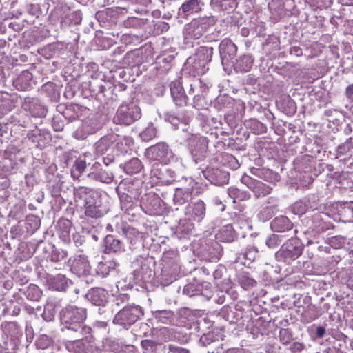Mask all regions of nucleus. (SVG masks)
I'll return each mask as SVG.
<instances>
[{
    "mask_svg": "<svg viewBox=\"0 0 353 353\" xmlns=\"http://www.w3.org/2000/svg\"><path fill=\"white\" fill-rule=\"evenodd\" d=\"M74 201L81 203L85 208V215L88 217L97 219L103 216L100 209L99 195L92 188L79 186L74 189Z\"/></svg>",
    "mask_w": 353,
    "mask_h": 353,
    "instance_id": "obj_1",
    "label": "nucleus"
},
{
    "mask_svg": "<svg viewBox=\"0 0 353 353\" xmlns=\"http://www.w3.org/2000/svg\"><path fill=\"white\" fill-rule=\"evenodd\" d=\"M86 318V310L83 308L69 305L61 312V322L67 330L79 332L81 335L90 333L91 328L83 326Z\"/></svg>",
    "mask_w": 353,
    "mask_h": 353,
    "instance_id": "obj_2",
    "label": "nucleus"
},
{
    "mask_svg": "<svg viewBox=\"0 0 353 353\" xmlns=\"http://www.w3.org/2000/svg\"><path fill=\"white\" fill-rule=\"evenodd\" d=\"M141 117V110L134 103L121 104L117 109L114 122L116 124L129 125Z\"/></svg>",
    "mask_w": 353,
    "mask_h": 353,
    "instance_id": "obj_3",
    "label": "nucleus"
},
{
    "mask_svg": "<svg viewBox=\"0 0 353 353\" xmlns=\"http://www.w3.org/2000/svg\"><path fill=\"white\" fill-rule=\"evenodd\" d=\"M143 315L141 307L139 306L125 307L115 315L114 323L123 327L130 326Z\"/></svg>",
    "mask_w": 353,
    "mask_h": 353,
    "instance_id": "obj_4",
    "label": "nucleus"
},
{
    "mask_svg": "<svg viewBox=\"0 0 353 353\" xmlns=\"http://www.w3.org/2000/svg\"><path fill=\"white\" fill-rule=\"evenodd\" d=\"M172 152L169 145L165 142H160L148 148L145 155L150 161L167 164L169 162Z\"/></svg>",
    "mask_w": 353,
    "mask_h": 353,
    "instance_id": "obj_5",
    "label": "nucleus"
},
{
    "mask_svg": "<svg viewBox=\"0 0 353 353\" xmlns=\"http://www.w3.org/2000/svg\"><path fill=\"white\" fill-rule=\"evenodd\" d=\"M241 181L245 184L254 194L256 197L265 196L271 193L272 188L263 182L254 179L250 176L244 174Z\"/></svg>",
    "mask_w": 353,
    "mask_h": 353,
    "instance_id": "obj_6",
    "label": "nucleus"
},
{
    "mask_svg": "<svg viewBox=\"0 0 353 353\" xmlns=\"http://www.w3.org/2000/svg\"><path fill=\"white\" fill-rule=\"evenodd\" d=\"M208 140L204 137H195L191 139L189 148L193 157L200 160L205 156Z\"/></svg>",
    "mask_w": 353,
    "mask_h": 353,
    "instance_id": "obj_7",
    "label": "nucleus"
},
{
    "mask_svg": "<svg viewBox=\"0 0 353 353\" xmlns=\"http://www.w3.org/2000/svg\"><path fill=\"white\" fill-rule=\"evenodd\" d=\"M303 250L302 246L293 245L290 243L281 248L279 255L282 256L286 262H290L299 258L302 254Z\"/></svg>",
    "mask_w": 353,
    "mask_h": 353,
    "instance_id": "obj_8",
    "label": "nucleus"
},
{
    "mask_svg": "<svg viewBox=\"0 0 353 353\" xmlns=\"http://www.w3.org/2000/svg\"><path fill=\"white\" fill-rule=\"evenodd\" d=\"M22 107L34 117H43L46 115L43 106L36 99L25 98Z\"/></svg>",
    "mask_w": 353,
    "mask_h": 353,
    "instance_id": "obj_9",
    "label": "nucleus"
},
{
    "mask_svg": "<svg viewBox=\"0 0 353 353\" xmlns=\"http://www.w3.org/2000/svg\"><path fill=\"white\" fill-rule=\"evenodd\" d=\"M185 214L194 221H201L205 214V205L201 201L189 203L186 208Z\"/></svg>",
    "mask_w": 353,
    "mask_h": 353,
    "instance_id": "obj_10",
    "label": "nucleus"
},
{
    "mask_svg": "<svg viewBox=\"0 0 353 353\" xmlns=\"http://www.w3.org/2000/svg\"><path fill=\"white\" fill-rule=\"evenodd\" d=\"M170 92L173 101L177 106H184L187 104L188 97L184 89L179 82H172L170 84Z\"/></svg>",
    "mask_w": 353,
    "mask_h": 353,
    "instance_id": "obj_11",
    "label": "nucleus"
},
{
    "mask_svg": "<svg viewBox=\"0 0 353 353\" xmlns=\"http://www.w3.org/2000/svg\"><path fill=\"white\" fill-rule=\"evenodd\" d=\"M250 172L252 174L261 178L272 184L275 185L279 181V175L272 170L265 168H252Z\"/></svg>",
    "mask_w": 353,
    "mask_h": 353,
    "instance_id": "obj_12",
    "label": "nucleus"
},
{
    "mask_svg": "<svg viewBox=\"0 0 353 353\" xmlns=\"http://www.w3.org/2000/svg\"><path fill=\"white\" fill-rule=\"evenodd\" d=\"M219 48L223 60L233 58L237 51V46L228 38H225L221 41Z\"/></svg>",
    "mask_w": 353,
    "mask_h": 353,
    "instance_id": "obj_13",
    "label": "nucleus"
},
{
    "mask_svg": "<svg viewBox=\"0 0 353 353\" xmlns=\"http://www.w3.org/2000/svg\"><path fill=\"white\" fill-rule=\"evenodd\" d=\"M70 282L65 275L61 274L48 278L49 288L58 291H65L68 288Z\"/></svg>",
    "mask_w": 353,
    "mask_h": 353,
    "instance_id": "obj_14",
    "label": "nucleus"
},
{
    "mask_svg": "<svg viewBox=\"0 0 353 353\" xmlns=\"http://www.w3.org/2000/svg\"><path fill=\"white\" fill-rule=\"evenodd\" d=\"M271 228L276 232H284L292 228V223L286 216H281L272 221Z\"/></svg>",
    "mask_w": 353,
    "mask_h": 353,
    "instance_id": "obj_15",
    "label": "nucleus"
},
{
    "mask_svg": "<svg viewBox=\"0 0 353 353\" xmlns=\"http://www.w3.org/2000/svg\"><path fill=\"white\" fill-rule=\"evenodd\" d=\"M16 88L19 90H29L32 87V74L28 71L23 72L14 81Z\"/></svg>",
    "mask_w": 353,
    "mask_h": 353,
    "instance_id": "obj_16",
    "label": "nucleus"
},
{
    "mask_svg": "<svg viewBox=\"0 0 353 353\" xmlns=\"http://www.w3.org/2000/svg\"><path fill=\"white\" fill-rule=\"evenodd\" d=\"M253 61L251 56L243 55L236 60L234 68L238 72H248L251 70Z\"/></svg>",
    "mask_w": 353,
    "mask_h": 353,
    "instance_id": "obj_17",
    "label": "nucleus"
},
{
    "mask_svg": "<svg viewBox=\"0 0 353 353\" xmlns=\"http://www.w3.org/2000/svg\"><path fill=\"white\" fill-rule=\"evenodd\" d=\"M122 250L121 242L116 239L112 235H108L105 239V252L106 254L121 252Z\"/></svg>",
    "mask_w": 353,
    "mask_h": 353,
    "instance_id": "obj_18",
    "label": "nucleus"
},
{
    "mask_svg": "<svg viewBox=\"0 0 353 353\" xmlns=\"http://www.w3.org/2000/svg\"><path fill=\"white\" fill-rule=\"evenodd\" d=\"M201 1L187 0L181 6L180 10L186 14L197 13L201 10Z\"/></svg>",
    "mask_w": 353,
    "mask_h": 353,
    "instance_id": "obj_19",
    "label": "nucleus"
},
{
    "mask_svg": "<svg viewBox=\"0 0 353 353\" xmlns=\"http://www.w3.org/2000/svg\"><path fill=\"white\" fill-rule=\"evenodd\" d=\"M72 269L79 275H85L90 271V264L88 260L83 257L79 256L74 260L72 264Z\"/></svg>",
    "mask_w": 353,
    "mask_h": 353,
    "instance_id": "obj_20",
    "label": "nucleus"
},
{
    "mask_svg": "<svg viewBox=\"0 0 353 353\" xmlns=\"http://www.w3.org/2000/svg\"><path fill=\"white\" fill-rule=\"evenodd\" d=\"M113 141L112 137L105 136L101 137L94 145L97 154L102 155L112 146Z\"/></svg>",
    "mask_w": 353,
    "mask_h": 353,
    "instance_id": "obj_21",
    "label": "nucleus"
},
{
    "mask_svg": "<svg viewBox=\"0 0 353 353\" xmlns=\"http://www.w3.org/2000/svg\"><path fill=\"white\" fill-rule=\"evenodd\" d=\"M143 168L141 161L138 158H132L124 165V171L130 175L139 172Z\"/></svg>",
    "mask_w": 353,
    "mask_h": 353,
    "instance_id": "obj_22",
    "label": "nucleus"
},
{
    "mask_svg": "<svg viewBox=\"0 0 353 353\" xmlns=\"http://www.w3.org/2000/svg\"><path fill=\"white\" fill-rule=\"evenodd\" d=\"M236 3L235 0H211L210 1L212 7L219 10L233 9Z\"/></svg>",
    "mask_w": 353,
    "mask_h": 353,
    "instance_id": "obj_23",
    "label": "nucleus"
},
{
    "mask_svg": "<svg viewBox=\"0 0 353 353\" xmlns=\"http://www.w3.org/2000/svg\"><path fill=\"white\" fill-rule=\"evenodd\" d=\"M191 199L189 188H178L174 194V201L179 205H182Z\"/></svg>",
    "mask_w": 353,
    "mask_h": 353,
    "instance_id": "obj_24",
    "label": "nucleus"
},
{
    "mask_svg": "<svg viewBox=\"0 0 353 353\" xmlns=\"http://www.w3.org/2000/svg\"><path fill=\"white\" fill-rule=\"evenodd\" d=\"M66 348L70 352L81 353L84 351V344L81 339H76L65 342Z\"/></svg>",
    "mask_w": 353,
    "mask_h": 353,
    "instance_id": "obj_25",
    "label": "nucleus"
},
{
    "mask_svg": "<svg viewBox=\"0 0 353 353\" xmlns=\"http://www.w3.org/2000/svg\"><path fill=\"white\" fill-rule=\"evenodd\" d=\"M88 299L95 305H103L105 302V296H101L99 290H93L88 294Z\"/></svg>",
    "mask_w": 353,
    "mask_h": 353,
    "instance_id": "obj_26",
    "label": "nucleus"
},
{
    "mask_svg": "<svg viewBox=\"0 0 353 353\" xmlns=\"http://www.w3.org/2000/svg\"><path fill=\"white\" fill-rule=\"evenodd\" d=\"M52 344V339L46 334L41 335L36 341V345L39 349H47L50 347Z\"/></svg>",
    "mask_w": 353,
    "mask_h": 353,
    "instance_id": "obj_27",
    "label": "nucleus"
},
{
    "mask_svg": "<svg viewBox=\"0 0 353 353\" xmlns=\"http://www.w3.org/2000/svg\"><path fill=\"white\" fill-rule=\"evenodd\" d=\"M219 234L221 241L230 242L234 240V234L230 225H226L222 228Z\"/></svg>",
    "mask_w": 353,
    "mask_h": 353,
    "instance_id": "obj_28",
    "label": "nucleus"
},
{
    "mask_svg": "<svg viewBox=\"0 0 353 353\" xmlns=\"http://www.w3.org/2000/svg\"><path fill=\"white\" fill-rule=\"evenodd\" d=\"M86 168V163L84 160L78 159L75 161L74 164L71 170V174L73 177H75L76 172L78 174V176H79L85 170Z\"/></svg>",
    "mask_w": 353,
    "mask_h": 353,
    "instance_id": "obj_29",
    "label": "nucleus"
},
{
    "mask_svg": "<svg viewBox=\"0 0 353 353\" xmlns=\"http://www.w3.org/2000/svg\"><path fill=\"white\" fill-rule=\"evenodd\" d=\"M28 138L32 143H35L37 146L41 145L42 134L41 130L35 129L30 131L28 134Z\"/></svg>",
    "mask_w": 353,
    "mask_h": 353,
    "instance_id": "obj_30",
    "label": "nucleus"
},
{
    "mask_svg": "<svg viewBox=\"0 0 353 353\" xmlns=\"http://www.w3.org/2000/svg\"><path fill=\"white\" fill-rule=\"evenodd\" d=\"M183 294L189 296L198 295L201 293V289L194 283H188L185 285L183 290Z\"/></svg>",
    "mask_w": 353,
    "mask_h": 353,
    "instance_id": "obj_31",
    "label": "nucleus"
},
{
    "mask_svg": "<svg viewBox=\"0 0 353 353\" xmlns=\"http://www.w3.org/2000/svg\"><path fill=\"white\" fill-rule=\"evenodd\" d=\"M279 338L283 345H288L292 339V334L288 329H281L279 332Z\"/></svg>",
    "mask_w": 353,
    "mask_h": 353,
    "instance_id": "obj_32",
    "label": "nucleus"
},
{
    "mask_svg": "<svg viewBox=\"0 0 353 353\" xmlns=\"http://www.w3.org/2000/svg\"><path fill=\"white\" fill-rule=\"evenodd\" d=\"M156 130L152 126L147 128L141 133V139L145 141H148L155 137Z\"/></svg>",
    "mask_w": 353,
    "mask_h": 353,
    "instance_id": "obj_33",
    "label": "nucleus"
},
{
    "mask_svg": "<svg viewBox=\"0 0 353 353\" xmlns=\"http://www.w3.org/2000/svg\"><path fill=\"white\" fill-rule=\"evenodd\" d=\"M190 187L188 188L191 199L201 194L203 188L199 185L198 183L192 181L190 183Z\"/></svg>",
    "mask_w": 353,
    "mask_h": 353,
    "instance_id": "obj_34",
    "label": "nucleus"
},
{
    "mask_svg": "<svg viewBox=\"0 0 353 353\" xmlns=\"http://www.w3.org/2000/svg\"><path fill=\"white\" fill-rule=\"evenodd\" d=\"M172 315V313L171 312L163 310L156 312L155 317L159 319L161 323H166Z\"/></svg>",
    "mask_w": 353,
    "mask_h": 353,
    "instance_id": "obj_35",
    "label": "nucleus"
},
{
    "mask_svg": "<svg viewBox=\"0 0 353 353\" xmlns=\"http://www.w3.org/2000/svg\"><path fill=\"white\" fill-rule=\"evenodd\" d=\"M241 194L242 193L238 188H230L228 189V195L232 199L233 203L236 202V199L243 200L244 197Z\"/></svg>",
    "mask_w": 353,
    "mask_h": 353,
    "instance_id": "obj_36",
    "label": "nucleus"
},
{
    "mask_svg": "<svg viewBox=\"0 0 353 353\" xmlns=\"http://www.w3.org/2000/svg\"><path fill=\"white\" fill-rule=\"evenodd\" d=\"M67 258L66 252L64 251L59 252L58 250L53 251L51 254V261L53 262H59L65 260Z\"/></svg>",
    "mask_w": 353,
    "mask_h": 353,
    "instance_id": "obj_37",
    "label": "nucleus"
},
{
    "mask_svg": "<svg viewBox=\"0 0 353 353\" xmlns=\"http://www.w3.org/2000/svg\"><path fill=\"white\" fill-rule=\"evenodd\" d=\"M305 347L303 343L300 342H294L291 344L290 347V350L292 353H299L301 352Z\"/></svg>",
    "mask_w": 353,
    "mask_h": 353,
    "instance_id": "obj_38",
    "label": "nucleus"
},
{
    "mask_svg": "<svg viewBox=\"0 0 353 353\" xmlns=\"http://www.w3.org/2000/svg\"><path fill=\"white\" fill-rule=\"evenodd\" d=\"M347 286L353 290V270H350L347 274V279L345 281Z\"/></svg>",
    "mask_w": 353,
    "mask_h": 353,
    "instance_id": "obj_39",
    "label": "nucleus"
},
{
    "mask_svg": "<svg viewBox=\"0 0 353 353\" xmlns=\"http://www.w3.org/2000/svg\"><path fill=\"white\" fill-rule=\"evenodd\" d=\"M28 222H32L34 229H37L39 227L40 220L34 215H30L27 217Z\"/></svg>",
    "mask_w": 353,
    "mask_h": 353,
    "instance_id": "obj_40",
    "label": "nucleus"
},
{
    "mask_svg": "<svg viewBox=\"0 0 353 353\" xmlns=\"http://www.w3.org/2000/svg\"><path fill=\"white\" fill-rule=\"evenodd\" d=\"M241 283L243 285H246L248 287L254 286V285L256 284V281L253 279H250L246 276H242L241 278Z\"/></svg>",
    "mask_w": 353,
    "mask_h": 353,
    "instance_id": "obj_41",
    "label": "nucleus"
},
{
    "mask_svg": "<svg viewBox=\"0 0 353 353\" xmlns=\"http://www.w3.org/2000/svg\"><path fill=\"white\" fill-rule=\"evenodd\" d=\"M293 212L297 214H302L305 212V206H302L301 203H295L292 206Z\"/></svg>",
    "mask_w": 353,
    "mask_h": 353,
    "instance_id": "obj_42",
    "label": "nucleus"
},
{
    "mask_svg": "<svg viewBox=\"0 0 353 353\" xmlns=\"http://www.w3.org/2000/svg\"><path fill=\"white\" fill-rule=\"evenodd\" d=\"M346 97L353 101V83L349 85L345 89Z\"/></svg>",
    "mask_w": 353,
    "mask_h": 353,
    "instance_id": "obj_43",
    "label": "nucleus"
},
{
    "mask_svg": "<svg viewBox=\"0 0 353 353\" xmlns=\"http://www.w3.org/2000/svg\"><path fill=\"white\" fill-rule=\"evenodd\" d=\"M141 344L143 348L148 349L149 347H152L155 343L152 340L145 339L142 340Z\"/></svg>",
    "mask_w": 353,
    "mask_h": 353,
    "instance_id": "obj_44",
    "label": "nucleus"
},
{
    "mask_svg": "<svg viewBox=\"0 0 353 353\" xmlns=\"http://www.w3.org/2000/svg\"><path fill=\"white\" fill-rule=\"evenodd\" d=\"M290 53L292 54H294V55H296L298 57H300V56H302L303 54V50L302 49L299 47V46H293L291 49H290Z\"/></svg>",
    "mask_w": 353,
    "mask_h": 353,
    "instance_id": "obj_45",
    "label": "nucleus"
},
{
    "mask_svg": "<svg viewBox=\"0 0 353 353\" xmlns=\"http://www.w3.org/2000/svg\"><path fill=\"white\" fill-rule=\"evenodd\" d=\"M106 327L107 323L105 321H96L93 325L94 329H105Z\"/></svg>",
    "mask_w": 353,
    "mask_h": 353,
    "instance_id": "obj_46",
    "label": "nucleus"
},
{
    "mask_svg": "<svg viewBox=\"0 0 353 353\" xmlns=\"http://www.w3.org/2000/svg\"><path fill=\"white\" fill-rule=\"evenodd\" d=\"M72 19L74 20L75 24H79L81 21V17L80 13L78 12H74L71 14Z\"/></svg>",
    "mask_w": 353,
    "mask_h": 353,
    "instance_id": "obj_47",
    "label": "nucleus"
},
{
    "mask_svg": "<svg viewBox=\"0 0 353 353\" xmlns=\"http://www.w3.org/2000/svg\"><path fill=\"white\" fill-rule=\"evenodd\" d=\"M325 334V329L323 327H318L316 332V335L319 338H322Z\"/></svg>",
    "mask_w": 353,
    "mask_h": 353,
    "instance_id": "obj_48",
    "label": "nucleus"
},
{
    "mask_svg": "<svg viewBox=\"0 0 353 353\" xmlns=\"http://www.w3.org/2000/svg\"><path fill=\"white\" fill-rule=\"evenodd\" d=\"M277 239H278V237H277V236H276V235H274V236H271V237L269 239V240L267 241V245H268V247H270H270L272 246V245H271V243H272V242H276V241H277Z\"/></svg>",
    "mask_w": 353,
    "mask_h": 353,
    "instance_id": "obj_49",
    "label": "nucleus"
},
{
    "mask_svg": "<svg viewBox=\"0 0 353 353\" xmlns=\"http://www.w3.org/2000/svg\"><path fill=\"white\" fill-rule=\"evenodd\" d=\"M207 259L209 261H216L219 259L218 256L216 254L210 253L208 256Z\"/></svg>",
    "mask_w": 353,
    "mask_h": 353,
    "instance_id": "obj_50",
    "label": "nucleus"
},
{
    "mask_svg": "<svg viewBox=\"0 0 353 353\" xmlns=\"http://www.w3.org/2000/svg\"><path fill=\"white\" fill-rule=\"evenodd\" d=\"M61 223H63L64 225H67V226H70L71 223L70 221L67 220V219H65L62 221H59V224H61Z\"/></svg>",
    "mask_w": 353,
    "mask_h": 353,
    "instance_id": "obj_51",
    "label": "nucleus"
},
{
    "mask_svg": "<svg viewBox=\"0 0 353 353\" xmlns=\"http://www.w3.org/2000/svg\"><path fill=\"white\" fill-rule=\"evenodd\" d=\"M32 289V290H37V295H36L35 298H32V299L37 300V299H38V298L40 296V292H39V290H38L37 288H35V287H33Z\"/></svg>",
    "mask_w": 353,
    "mask_h": 353,
    "instance_id": "obj_52",
    "label": "nucleus"
},
{
    "mask_svg": "<svg viewBox=\"0 0 353 353\" xmlns=\"http://www.w3.org/2000/svg\"><path fill=\"white\" fill-rule=\"evenodd\" d=\"M257 126H259L261 129V132L263 131V129L265 128L263 124L262 123H260V122H255L254 123Z\"/></svg>",
    "mask_w": 353,
    "mask_h": 353,
    "instance_id": "obj_53",
    "label": "nucleus"
},
{
    "mask_svg": "<svg viewBox=\"0 0 353 353\" xmlns=\"http://www.w3.org/2000/svg\"><path fill=\"white\" fill-rule=\"evenodd\" d=\"M179 353H189V351L185 349H181Z\"/></svg>",
    "mask_w": 353,
    "mask_h": 353,
    "instance_id": "obj_54",
    "label": "nucleus"
},
{
    "mask_svg": "<svg viewBox=\"0 0 353 353\" xmlns=\"http://www.w3.org/2000/svg\"><path fill=\"white\" fill-rule=\"evenodd\" d=\"M312 243V241L311 240H309L307 242V245H311Z\"/></svg>",
    "mask_w": 353,
    "mask_h": 353,
    "instance_id": "obj_55",
    "label": "nucleus"
},
{
    "mask_svg": "<svg viewBox=\"0 0 353 353\" xmlns=\"http://www.w3.org/2000/svg\"><path fill=\"white\" fill-rule=\"evenodd\" d=\"M190 230H192V229L194 228V226H193V225H192V224H190Z\"/></svg>",
    "mask_w": 353,
    "mask_h": 353,
    "instance_id": "obj_56",
    "label": "nucleus"
},
{
    "mask_svg": "<svg viewBox=\"0 0 353 353\" xmlns=\"http://www.w3.org/2000/svg\"><path fill=\"white\" fill-rule=\"evenodd\" d=\"M199 36H200V35H199V36H196V35H195V36H194V38L198 39V38L199 37Z\"/></svg>",
    "mask_w": 353,
    "mask_h": 353,
    "instance_id": "obj_57",
    "label": "nucleus"
},
{
    "mask_svg": "<svg viewBox=\"0 0 353 353\" xmlns=\"http://www.w3.org/2000/svg\"><path fill=\"white\" fill-rule=\"evenodd\" d=\"M266 210L270 211V210H271V209H270V208H268L266 209Z\"/></svg>",
    "mask_w": 353,
    "mask_h": 353,
    "instance_id": "obj_58",
    "label": "nucleus"
},
{
    "mask_svg": "<svg viewBox=\"0 0 353 353\" xmlns=\"http://www.w3.org/2000/svg\"><path fill=\"white\" fill-rule=\"evenodd\" d=\"M111 181V179L109 178V181H107V183H109Z\"/></svg>",
    "mask_w": 353,
    "mask_h": 353,
    "instance_id": "obj_59",
    "label": "nucleus"
}]
</instances>
